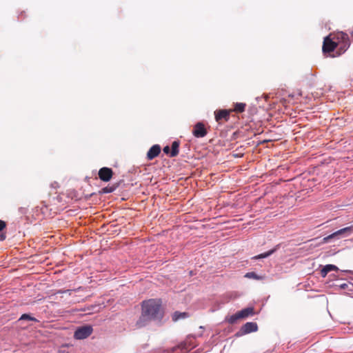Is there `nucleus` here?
I'll use <instances>...</instances> for the list:
<instances>
[{
    "instance_id": "39448f33",
    "label": "nucleus",
    "mask_w": 353,
    "mask_h": 353,
    "mask_svg": "<svg viewBox=\"0 0 353 353\" xmlns=\"http://www.w3.org/2000/svg\"><path fill=\"white\" fill-rule=\"evenodd\" d=\"M192 134L196 138H202L208 134V131L203 123L198 122L194 126Z\"/></svg>"
},
{
    "instance_id": "9b49d317",
    "label": "nucleus",
    "mask_w": 353,
    "mask_h": 353,
    "mask_svg": "<svg viewBox=\"0 0 353 353\" xmlns=\"http://www.w3.org/2000/svg\"><path fill=\"white\" fill-rule=\"evenodd\" d=\"M338 268L334 265H326L321 271V275L322 277H325L328 272L331 271H336Z\"/></svg>"
},
{
    "instance_id": "aec40b11",
    "label": "nucleus",
    "mask_w": 353,
    "mask_h": 353,
    "mask_svg": "<svg viewBox=\"0 0 353 353\" xmlns=\"http://www.w3.org/2000/svg\"><path fill=\"white\" fill-rule=\"evenodd\" d=\"M6 222L0 219V233L6 228Z\"/></svg>"
},
{
    "instance_id": "7ed1b4c3",
    "label": "nucleus",
    "mask_w": 353,
    "mask_h": 353,
    "mask_svg": "<svg viewBox=\"0 0 353 353\" xmlns=\"http://www.w3.org/2000/svg\"><path fill=\"white\" fill-rule=\"evenodd\" d=\"M92 332V328L90 325H85L78 327L74 334L76 339H84L88 337Z\"/></svg>"
},
{
    "instance_id": "412c9836",
    "label": "nucleus",
    "mask_w": 353,
    "mask_h": 353,
    "mask_svg": "<svg viewBox=\"0 0 353 353\" xmlns=\"http://www.w3.org/2000/svg\"><path fill=\"white\" fill-rule=\"evenodd\" d=\"M114 190V188H113L105 187L103 189V192L110 193V192H113Z\"/></svg>"
},
{
    "instance_id": "f03ea898",
    "label": "nucleus",
    "mask_w": 353,
    "mask_h": 353,
    "mask_svg": "<svg viewBox=\"0 0 353 353\" xmlns=\"http://www.w3.org/2000/svg\"><path fill=\"white\" fill-rule=\"evenodd\" d=\"M336 39L340 45L339 50L343 52L347 50L350 46V41L347 34L341 32L337 33Z\"/></svg>"
},
{
    "instance_id": "f3484780",
    "label": "nucleus",
    "mask_w": 353,
    "mask_h": 353,
    "mask_svg": "<svg viewBox=\"0 0 353 353\" xmlns=\"http://www.w3.org/2000/svg\"><path fill=\"white\" fill-rule=\"evenodd\" d=\"M245 276L246 278H249V279H256V280H259V279H261L262 277L257 275L255 272H248Z\"/></svg>"
},
{
    "instance_id": "1a4fd4ad",
    "label": "nucleus",
    "mask_w": 353,
    "mask_h": 353,
    "mask_svg": "<svg viewBox=\"0 0 353 353\" xmlns=\"http://www.w3.org/2000/svg\"><path fill=\"white\" fill-rule=\"evenodd\" d=\"M258 326L256 323L248 322L241 327L240 330L241 335L256 332Z\"/></svg>"
},
{
    "instance_id": "dca6fc26",
    "label": "nucleus",
    "mask_w": 353,
    "mask_h": 353,
    "mask_svg": "<svg viewBox=\"0 0 353 353\" xmlns=\"http://www.w3.org/2000/svg\"><path fill=\"white\" fill-rule=\"evenodd\" d=\"M275 250H276V249L270 250L268 252H266L263 254H261L254 256L253 259H260L266 258V257L270 256L272 254H273L275 252Z\"/></svg>"
},
{
    "instance_id": "6e6552de",
    "label": "nucleus",
    "mask_w": 353,
    "mask_h": 353,
    "mask_svg": "<svg viewBox=\"0 0 353 353\" xmlns=\"http://www.w3.org/2000/svg\"><path fill=\"white\" fill-rule=\"evenodd\" d=\"M337 46V43L333 41L330 37H327L324 39L323 43V52L324 53H330L333 52Z\"/></svg>"
},
{
    "instance_id": "4468645a",
    "label": "nucleus",
    "mask_w": 353,
    "mask_h": 353,
    "mask_svg": "<svg viewBox=\"0 0 353 353\" xmlns=\"http://www.w3.org/2000/svg\"><path fill=\"white\" fill-rule=\"evenodd\" d=\"M246 104L245 103H236L234 104V108L231 109L232 112H235L236 113L243 112L245 110Z\"/></svg>"
},
{
    "instance_id": "2eb2a0df",
    "label": "nucleus",
    "mask_w": 353,
    "mask_h": 353,
    "mask_svg": "<svg viewBox=\"0 0 353 353\" xmlns=\"http://www.w3.org/2000/svg\"><path fill=\"white\" fill-rule=\"evenodd\" d=\"M188 316V314L187 312H175L172 315L173 321H176L180 319H185Z\"/></svg>"
},
{
    "instance_id": "20e7f679",
    "label": "nucleus",
    "mask_w": 353,
    "mask_h": 353,
    "mask_svg": "<svg viewBox=\"0 0 353 353\" xmlns=\"http://www.w3.org/2000/svg\"><path fill=\"white\" fill-rule=\"evenodd\" d=\"M232 112V110H219L215 111L216 121L219 123L228 121L230 119V114Z\"/></svg>"
},
{
    "instance_id": "4be33fe9",
    "label": "nucleus",
    "mask_w": 353,
    "mask_h": 353,
    "mask_svg": "<svg viewBox=\"0 0 353 353\" xmlns=\"http://www.w3.org/2000/svg\"><path fill=\"white\" fill-rule=\"evenodd\" d=\"M163 152H164L165 154H170V152H171V150H170V147H169V146H168V145H167V146H165V147L163 148Z\"/></svg>"
},
{
    "instance_id": "0eeeda50",
    "label": "nucleus",
    "mask_w": 353,
    "mask_h": 353,
    "mask_svg": "<svg viewBox=\"0 0 353 353\" xmlns=\"http://www.w3.org/2000/svg\"><path fill=\"white\" fill-rule=\"evenodd\" d=\"M98 174L101 181L108 182L112 178L113 171L111 168L103 167L99 170Z\"/></svg>"
},
{
    "instance_id": "f257e3e1",
    "label": "nucleus",
    "mask_w": 353,
    "mask_h": 353,
    "mask_svg": "<svg viewBox=\"0 0 353 353\" xmlns=\"http://www.w3.org/2000/svg\"><path fill=\"white\" fill-rule=\"evenodd\" d=\"M164 315L159 299H149L144 301L141 304V314L136 325L137 327H143L152 321H161Z\"/></svg>"
},
{
    "instance_id": "ddd939ff",
    "label": "nucleus",
    "mask_w": 353,
    "mask_h": 353,
    "mask_svg": "<svg viewBox=\"0 0 353 353\" xmlns=\"http://www.w3.org/2000/svg\"><path fill=\"white\" fill-rule=\"evenodd\" d=\"M179 141H174L172 143V150L170 154V157H175L179 154Z\"/></svg>"
},
{
    "instance_id": "393cba45",
    "label": "nucleus",
    "mask_w": 353,
    "mask_h": 353,
    "mask_svg": "<svg viewBox=\"0 0 353 353\" xmlns=\"http://www.w3.org/2000/svg\"><path fill=\"white\" fill-rule=\"evenodd\" d=\"M346 286H347V284L344 283L341 285V288L343 289H345Z\"/></svg>"
},
{
    "instance_id": "9d476101",
    "label": "nucleus",
    "mask_w": 353,
    "mask_h": 353,
    "mask_svg": "<svg viewBox=\"0 0 353 353\" xmlns=\"http://www.w3.org/2000/svg\"><path fill=\"white\" fill-rule=\"evenodd\" d=\"M161 152V147L159 145H152L147 153V159L148 160H152L155 157H158Z\"/></svg>"
},
{
    "instance_id": "a211bd4d",
    "label": "nucleus",
    "mask_w": 353,
    "mask_h": 353,
    "mask_svg": "<svg viewBox=\"0 0 353 353\" xmlns=\"http://www.w3.org/2000/svg\"><path fill=\"white\" fill-rule=\"evenodd\" d=\"M19 320H29V321H38L37 319H35L34 317H32L31 316H30L29 314H23L21 315V316L20 317Z\"/></svg>"
},
{
    "instance_id": "423d86ee",
    "label": "nucleus",
    "mask_w": 353,
    "mask_h": 353,
    "mask_svg": "<svg viewBox=\"0 0 353 353\" xmlns=\"http://www.w3.org/2000/svg\"><path fill=\"white\" fill-rule=\"evenodd\" d=\"M352 232H353V225L342 228V229L339 230L336 232L332 233V234L323 238V242L327 243L331 239H333L338 236L345 234H349L352 233Z\"/></svg>"
},
{
    "instance_id": "a878e982",
    "label": "nucleus",
    "mask_w": 353,
    "mask_h": 353,
    "mask_svg": "<svg viewBox=\"0 0 353 353\" xmlns=\"http://www.w3.org/2000/svg\"><path fill=\"white\" fill-rule=\"evenodd\" d=\"M62 353H68V352H63Z\"/></svg>"
},
{
    "instance_id": "f8f14e48",
    "label": "nucleus",
    "mask_w": 353,
    "mask_h": 353,
    "mask_svg": "<svg viewBox=\"0 0 353 353\" xmlns=\"http://www.w3.org/2000/svg\"><path fill=\"white\" fill-rule=\"evenodd\" d=\"M239 316L241 319H244L248 317L250 315H252L254 314L253 307H246L239 312H238Z\"/></svg>"
},
{
    "instance_id": "5701e85b",
    "label": "nucleus",
    "mask_w": 353,
    "mask_h": 353,
    "mask_svg": "<svg viewBox=\"0 0 353 353\" xmlns=\"http://www.w3.org/2000/svg\"><path fill=\"white\" fill-rule=\"evenodd\" d=\"M177 347L179 349H181V350H186L187 349L186 343H180Z\"/></svg>"
},
{
    "instance_id": "6ab92c4d",
    "label": "nucleus",
    "mask_w": 353,
    "mask_h": 353,
    "mask_svg": "<svg viewBox=\"0 0 353 353\" xmlns=\"http://www.w3.org/2000/svg\"><path fill=\"white\" fill-rule=\"evenodd\" d=\"M238 319H240L239 316V314L238 312H236V314H234V315H232L229 319H228V322L231 324H233L234 323H236V321L238 320Z\"/></svg>"
},
{
    "instance_id": "b1692460",
    "label": "nucleus",
    "mask_w": 353,
    "mask_h": 353,
    "mask_svg": "<svg viewBox=\"0 0 353 353\" xmlns=\"http://www.w3.org/2000/svg\"><path fill=\"white\" fill-rule=\"evenodd\" d=\"M6 234L3 232H1L0 234V241H4L6 239Z\"/></svg>"
}]
</instances>
